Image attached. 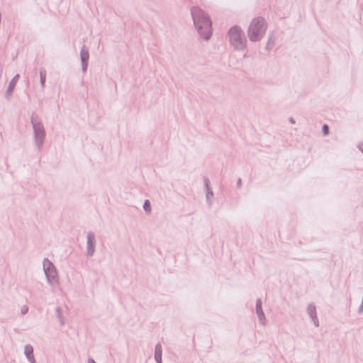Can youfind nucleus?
Returning <instances> with one entry per match:
<instances>
[{"mask_svg":"<svg viewBox=\"0 0 363 363\" xmlns=\"http://www.w3.org/2000/svg\"><path fill=\"white\" fill-rule=\"evenodd\" d=\"M255 310L260 324L264 325L266 324L267 320L263 309L257 308Z\"/></svg>","mask_w":363,"mask_h":363,"instance_id":"f8f14e48","label":"nucleus"},{"mask_svg":"<svg viewBox=\"0 0 363 363\" xmlns=\"http://www.w3.org/2000/svg\"><path fill=\"white\" fill-rule=\"evenodd\" d=\"M267 23L262 16L254 18L247 29V36L251 42L260 41L267 30Z\"/></svg>","mask_w":363,"mask_h":363,"instance_id":"f03ea898","label":"nucleus"},{"mask_svg":"<svg viewBox=\"0 0 363 363\" xmlns=\"http://www.w3.org/2000/svg\"><path fill=\"white\" fill-rule=\"evenodd\" d=\"M155 357H162V347L160 342L155 345Z\"/></svg>","mask_w":363,"mask_h":363,"instance_id":"2eb2a0df","label":"nucleus"},{"mask_svg":"<svg viewBox=\"0 0 363 363\" xmlns=\"http://www.w3.org/2000/svg\"><path fill=\"white\" fill-rule=\"evenodd\" d=\"M322 133L324 136L329 135L330 130L328 124H323V125L322 126Z\"/></svg>","mask_w":363,"mask_h":363,"instance_id":"a211bd4d","label":"nucleus"},{"mask_svg":"<svg viewBox=\"0 0 363 363\" xmlns=\"http://www.w3.org/2000/svg\"><path fill=\"white\" fill-rule=\"evenodd\" d=\"M19 78V74H16L10 81L8 88L5 93V98L6 99V100L9 101L11 99Z\"/></svg>","mask_w":363,"mask_h":363,"instance_id":"0eeeda50","label":"nucleus"},{"mask_svg":"<svg viewBox=\"0 0 363 363\" xmlns=\"http://www.w3.org/2000/svg\"><path fill=\"white\" fill-rule=\"evenodd\" d=\"M262 308V301L260 298H257L256 301L255 309Z\"/></svg>","mask_w":363,"mask_h":363,"instance_id":"412c9836","label":"nucleus"},{"mask_svg":"<svg viewBox=\"0 0 363 363\" xmlns=\"http://www.w3.org/2000/svg\"><path fill=\"white\" fill-rule=\"evenodd\" d=\"M143 209L147 213H150L151 212V211H152L151 203L148 199L145 200L144 203H143Z\"/></svg>","mask_w":363,"mask_h":363,"instance_id":"f3484780","label":"nucleus"},{"mask_svg":"<svg viewBox=\"0 0 363 363\" xmlns=\"http://www.w3.org/2000/svg\"><path fill=\"white\" fill-rule=\"evenodd\" d=\"M242 179L240 178H238L236 184V186L238 189H240L242 186Z\"/></svg>","mask_w":363,"mask_h":363,"instance_id":"5701e85b","label":"nucleus"},{"mask_svg":"<svg viewBox=\"0 0 363 363\" xmlns=\"http://www.w3.org/2000/svg\"><path fill=\"white\" fill-rule=\"evenodd\" d=\"M80 60L81 62H89V49L84 45L80 50Z\"/></svg>","mask_w":363,"mask_h":363,"instance_id":"9d476101","label":"nucleus"},{"mask_svg":"<svg viewBox=\"0 0 363 363\" xmlns=\"http://www.w3.org/2000/svg\"><path fill=\"white\" fill-rule=\"evenodd\" d=\"M43 267L49 284L53 285L55 282H57L58 273L54 264L48 258H45L43 262Z\"/></svg>","mask_w":363,"mask_h":363,"instance_id":"39448f33","label":"nucleus"},{"mask_svg":"<svg viewBox=\"0 0 363 363\" xmlns=\"http://www.w3.org/2000/svg\"><path fill=\"white\" fill-rule=\"evenodd\" d=\"M155 359L156 363H162V357H155Z\"/></svg>","mask_w":363,"mask_h":363,"instance_id":"b1692460","label":"nucleus"},{"mask_svg":"<svg viewBox=\"0 0 363 363\" xmlns=\"http://www.w3.org/2000/svg\"><path fill=\"white\" fill-rule=\"evenodd\" d=\"M96 238L93 232L90 231L86 235V255L89 257H92L95 253L96 250Z\"/></svg>","mask_w":363,"mask_h":363,"instance_id":"423d86ee","label":"nucleus"},{"mask_svg":"<svg viewBox=\"0 0 363 363\" xmlns=\"http://www.w3.org/2000/svg\"><path fill=\"white\" fill-rule=\"evenodd\" d=\"M275 44V40L274 38L272 35H270L268 38L267 43L266 44L265 49L267 50H270L272 49Z\"/></svg>","mask_w":363,"mask_h":363,"instance_id":"4468645a","label":"nucleus"},{"mask_svg":"<svg viewBox=\"0 0 363 363\" xmlns=\"http://www.w3.org/2000/svg\"><path fill=\"white\" fill-rule=\"evenodd\" d=\"M55 311H56L57 318L60 320V325H63L65 324V323H64V319H63L62 315V308L61 307H57Z\"/></svg>","mask_w":363,"mask_h":363,"instance_id":"dca6fc26","label":"nucleus"},{"mask_svg":"<svg viewBox=\"0 0 363 363\" xmlns=\"http://www.w3.org/2000/svg\"><path fill=\"white\" fill-rule=\"evenodd\" d=\"M204 182V187L206 189V201L209 206H212V200L211 199V197L214 196V193L211 187V182L210 180L207 177L203 178Z\"/></svg>","mask_w":363,"mask_h":363,"instance_id":"6e6552de","label":"nucleus"},{"mask_svg":"<svg viewBox=\"0 0 363 363\" xmlns=\"http://www.w3.org/2000/svg\"><path fill=\"white\" fill-rule=\"evenodd\" d=\"M82 70L84 73L86 72L89 65V62H81Z\"/></svg>","mask_w":363,"mask_h":363,"instance_id":"aec40b11","label":"nucleus"},{"mask_svg":"<svg viewBox=\"0 0 363 363\" xmlns=\"http://www.w3.org/2000/svg\"><path fill=\"white\" fill-rule=\"evenodd\" d=\"M307 313L309 316L315 315L317 313L316 311V306L314 303H310L308 304L307 307Z\"/></svg>","mask_w":363,"mask_h":363,"instance_id":"ddd939ff","label":"nucleus"},{"mask_svg":"<svg viewBox=\"0 0 363 363\" xmlns=\"http://www.w3.org/2000/svg\"><path fill=\"white\" fill-rule=\"evenodd\" d=\"M311 320L313 322L314 325L315 327H318L319 326V320H318V315H317V313L315 315H311L310 316Z\"/></svg>","mask_w":363,"mask_h":363,"instance_id":"6ab92c4d","label":"nucleus"},{"mask_svg":"<svg viewBox=\"0 0 363 363\" xmlns=\"http://www.w3.org/2000/svg\"><path fill=\"white\" fill-rule=\"evenodd\" d=\"M228 35L230 44L235 50H244L246 48L247 40L240 26L237 25L232 26L229 29Z\"/></svg>","mask_w":363,"mask_h":363,"instance_id":"7ed1b4c3","label":"nucleus"},{"mask_svg":"<svg viewBox=\"0 0 363 363\" xmlns=\"http://www.w3.org/2000/svg\"><path fill=\"white\" fill-rule=\"evenodd\" d=\"M40 83L42 89L43 90L45 87V82H46V77H47V72L45 69L41 68L40 69Z\"/></svg>","mask_w":363,"mask_h":363,"instance_id":"9b49d317","label":"nucleus"},{"mask_svg":"<svg viewBox=\"0 0 363 363\" xmlns=\"http://www.w3.org/2000/svg\"><path fill=\"white\" fill-rule=\"evenodd\" d=\"M191 14L198 33L203 40H208L213 34L212 21L209 16L198 6L191 7Z\"/></svg>","mask_w":363,"mask_h":363,"instance_id":"f257e3e1","label":"nucleus"},{"mask_svg":"<svg viewBox=\"0 0 363 363\" xmlns=\"http://www.w3.org/2000/svg\"><path fill=\"white\" fill-rule=\"evenodd\" d=\"M358 148L363 153V143L359 144Z\"/></svg>","mask_w":363,"mask_h":363,"instance_id":"393cba45","label":"nucleus"},{"mask_svg":"<svg viewBox=\"0 0 363 363\" xmlns=\"http://www.w3.org/2000/svg\"><path fill=\"white\" fill-rule=\"evenodd\" d=\"M24 354L30 363H37L34 356L33 347L28 344L24 347Z\"/></svg>","mask_w":363,"mask_h":363,"instance_id":"1a4fd4ad","label":"nucleus"},{"mask_svg":"<svg viewBox=\"0 0 363 363\" xmlns=\"http://www.w3.org/2000/svg\"><path fill=\"white\" fill-rule=\"evenodd\" d=\"M88 363H96L93 358L89 357L88 359Z\"/></svg>","mask_w":363,"mask_h":363,"instance_id":"bb28decb","label":"nucleus"},{"mask_svg":"<svg viewBox=\"0 0 363 363\" xmlns=\"http://www.w3.org/2000/svg\"><path fill=\"white\" fill-rule=\"evenodd\" d=\"M28 312V306L26 305H24L21 309V313L22 315H26Z\"/></svg>","mask_w":363,"mask_h":363,"instance_id":"4be33fe9","label":"nucleus"},{"mask_svg":"<svg viewBox=\"0 0 363 363\" xmlns=\"http://www.w3.org/2000/svg\"><path fill=\"white\" fill-rule=\"evenodd\" d=\"M30 123L33 130V138L38 150H41L45 138V130L39 117L33 113Z\"/></svg>","mask_w":363,"mask_h":363,"instance_id":"20e7f679","label":"nucleus"},{"mask_svg":"<svg viewBox=\"0 0 363 363\" xmlns=\"http://www.w3.org/2000/svg\"><path fill=\"white\" fill-rule=\"evenodd\" d=\"M289 122H290L291 123H292V124H294V123H296V121H295V120H294V118H292V117H290V118H289Z\"/></svg>","mask_w":363,"mask_h":363,"instance_id":"a878e982","label":"nucleus"}]
</instances>
